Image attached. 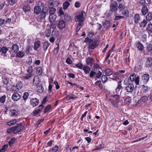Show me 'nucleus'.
<instances>
[{
	"mask_svg": "<svg viewBox=\"0 0 152 152\" xmlns=\"http://www.w3.org/2000/svg\"><path fill=\"white\" fill-rule=\"evenodd\" d=\"M23 129V125L21 123H19L16 125L7 129V132L8 133H13V134H16L19 132Z\"/></svg>",
	"mask_w": 152,
	"mask_h": 152,
	"instance_id": "f257e3e1",
	"label": "nucleus"
},
{
	"mask_svg": "<svg viewBox=\"0 0 152 152\" xmlns=\"http://www.w3.org/2000/svg\"><path fill=\"white\" fill-rule=\"evenodd\" d=\"M85 15L86 13L84 11L79 12L75 17V21L79 22H82V23H83L85 19L84 16Z\"/></svg>",
	"mask_w": 152,
	"mask_h": 152,
	"instance_id": "f03ea898",
	"label": "nucleus"
},
{
	"mask_svg": "<svg viewBox=\"0 0 152 152\" xmlns=\"http://www.w3.org/2000/svg\"><path fill=\"white\" fill-rule=\"evenodd\" d=\"M48 14V7H44L42 9V12L39 15L38 18L40 19H44L47 15Z\"/></svg>",
	"mask_w": 152,
	"mask_h": 152,
	"instance_id": "7ed1b4c3",
	"label": "nucleus"
},
{
	"mask_svg": "<svg viewBox=\"0 0 152 152\" xmlns=\"http://www.w3.org/2000/svg\"><path fill=\"white\" fill-rule=\"evenodd\" d=\"M130 79L131 81H134L135 83L137 85L139 84L140 77L137 76L136 77V75L135 74L133 73L130 76Z\"/></svg>",
	"mask_w": 152,
	"mask_h": 152,
	"instance_id": "20e7f679",
	"label": "nucleus"
},
{
	"mask_svg": "<svg viewBox=\"0 0 152 152\" xmlns=\"http://www.w3.org/2000/svg\"><path fill=\"white\" fill-rule=\"evenodd\" d=\"M149 78V75L148 73L143 74L141 76V80L144 84H146L148 82Z\"/></svg>",
	"mask_w": 152,
	"mask_h": 152,
	"instance_id": "39448f33",
	"label": "nucleus"
},
{
	"mask_svg": "<svg viewBox=\"0 0 152 152\" xmlns=\"http://www.w3.org/2000/svg\"><path fill=\"white\" fill-rule=\"evenodd\" d=\"M110 9L114 12H117L118 11V4L116 1L112 3L110 6Z\"/></svg>",
	"mask_w": 152,
	"mask_h": 152,
	"instance_id": "423d86ee",
	"label": "nucleus"
},
{
	"mask_svg": "<svg viewBox=\"0 0 152 152\" xmlns=\"http://www.w3.org/2000/svg\"><path fill=\"white\" fill-rule=\"evenodd\" d=\"M88 46L90 49H93L97 47V45L96 44V42L95 41H94L92 39H89Z\"/></svg>",
	"mask_w": 152,
	"mask_h": 152,
	"instance_id": "0eeeda50",
	"label": "nucleus"
},
{
	"mask_svg": "<svg viewBox=\"0 0 152 152\" xmlns=\"http://www.w3.org/2000/svg\"><path fill=\"white\" fill-rule=\"evenodd\" d=\"M134 88V85L133 84L130 83L125 88V90L129 93L132 92Z\"/></svg>",
	"mask_w": 152,
	"mask_h": 152,
	"instance_id": "6e6552de",
	"label": "nucleus"
},
{
	"mask_svg": "<svg viewBox=\"0 0 152 152\" xmlns=\"http://www.w3.org/2000/svg\"><path fill=\"white\" fill-rule=\"evenodd\" d=\"M21 97V95L19 94L15 93L12 94V99L14 101H17L20 99Z\"/></svg>",
	"mask_w": 152,
	"mask_h": 152,
	"instance_id": "1a4fd4ad",
	"label": "nucleus"
},
{
	"mask_svg": "<svg viewBox=\"0 0 152 152\" xmlns=\"http://www.w3.org/2000/svg\"><path fill=\"white\" fill-rule=\"evenodd\" d=\"M65 26L66 22L63 20H59L57 25L58 28L60 29H63L65 27Z\"/></svg>",
	"mask_w": 152,
	"mask_h": 152,
	"instance_id": "9d476101",
	"label": "nucleus"
},
{
	"mask_svg": "<svg viewBox=\"0 0 152 152\" xmlns=\"http://www.w3.org/2000/svg\"><path fill=\"white\" fill-rule=\"evenodd\" d=\"M121 81L118 82V87L116 89V92L118 94H121L122 91V86H121Z\"/></svg>",
	"mask_w": 152,
	"mask_h": 152,
	"instance_id": "9b49d317",
	"label": "nucleus"
},
{
	"mask_svg": "<svg viewBox=\"0 0 152 152\" xmlns=\"http://www.w3.org/2000/svg\"><path fill=\"white\" fill-rule=\"evenodd\" d=\"M135 45L139 50L142 51L143 50L144 46L140 42L137 41L135 43Z\"/></svg>",
	"mask_w": 152,
	"mask_h": 152,
	"instance_id": "f8f14e48",
	"label": "nucleus"
},
{
	"mask_svg": "<svg viewBox=\"0 0 152 152\" xmlns=\"http://www.w3.org/2000/svg\"><path fill=\"white\" fill-rule=\"evenodd\" d=\"M31 104L33 107H35L39 103V100L37 98H32L30 101Z\"/></svg>",
	"mask_w": 152,
	"mask_h": 152,
	"instance_id": "ddd939ff",
	"label": "nucleus"
},
{
	"mask_svg": "<svg viewBox=\"0 0 152 152\" xmlns=\"http://www.w3.org/2000/svg\"><path fill=\"white\" fill-rule=\"evenodd\" d=\"M19 48L18 45L16 44L12 45L11 47V51L14 53H17L18 51Z\"/></svg>",
	"mask_w": 152,
	"mask_h": 152,
	"instance_id": "4468645a",
	"label": "nucleus"
},
{
	"mask_svg": "<svg viewBox=\"0 0 152 152\" xmlns=\"http://www.w3.org/2000/svg\"><path fill=\"white\" fill-rule=\"evenodd\" d=\"M146 66L147 67L152 66V58H151L149 57L146 59Z\"/></svg>",
	"mask_w": 152,
	"mask_h": 152,
	"instance_id": "2eb2a0df",
	"label": "nucleus"
},
{
	"mask_svg": "<svg viewBox=\"0 0 152 152\" xmlns=\"http://www.w3.org/2000/svg\"><path fill=\"white\" fill-rule=\"evenodd\" d=\"M50 43L48 41H45L42 47L44 51L46 52L50 45Z\"/></svg>",
	"mask_w": 152,
	"mask_h": 152,
	"instance_id": "dca6fc26",
	"label": "nucleus"
},
{
	"mask_svg": "<svg viewBox=\"0 0 152 152\" xmlns=\"http://www.w3.org/2000/svg\"><path fill=\"white\" fill-rule=\"evenodd\" d=\"M10 115L12 117H16L18 115V111L16 110L10 109Z\"/></svg>",
	"mask_w": 152,
	"mask_h": 152,
	"instance_id": "f3484780",
	"label": "nucleus"
},
{
	"mask_svg": "<svg viewBox=\"0 0 152 152\" xmlns=\"http://www.w3.org/2000/svg\"><path fill=\"white\" fill-rule=\"evenodd\" d=\"M56 17V15L55 14H50L49 16V20L51 22H53L55 21Z\"/></svg>",
	"mask_w": 152,
	"mask_h": 152,
	"instance_id": "a211bd4d",
	"label": "nucleus"
},
{
	"mask_svg": "<svg viewBox=\"0 0 152 152\" xmlns=\"http://www.w3.org/2000/svg\"><path fill=\"white\" fill-rule=\"evenodd\" d=\"M110 21L108 20H105L104 22L103 23V26L106 29H108L110 27Z\"/></svg>",
	"mask_w": 152,
	"mask_h": 152,
	"instance_id": "6ab92c4d",
	"label": "nucleus"
},
{
	"mask_svg": "<svg viewBox=\"0 0 152 152\" xmlns=\"http://www.w3.org/2000/svg\"><path fill=\"white\" fill-rule=\"evenodd\" d=\"M86 74L89 73L91 71V68L88 66L84 65L83 69Z\"/></svg>",
	"mask_w": 152,
	"mask_h": 152,
	"instance_id": "aec40b11",
	"label": "nucleus"
},
{
	"mask_svg": "<svg viewBox=\"0 0 152 152\" xmlns=\"http://www.w3.org/2000/svg\"><path fill=\"white\" fill-rule=\"evenodd\" d=\"M105 74L108 76H110L112 75L113 72L110 69L107 68L105 69L104 71Z\"/></svg>",
	"mask_w": 152,
	"mask_h": 152,
	"instance_id": "412c9836",
	"label": "nucleus"
},
{
	"mask_svg": "<svg viewBox=\"0 0 152 152\" xmlns=\"http://www.w3.org/2000/svg\"><path fill=\"white\" fill-rule=\"evenodd\" d=\"M148 100V97L145 96L142 97L140 100L139 102L141 104H144L146 103Z\"/></svg>",
	"mask_w": 152,
	"mask_h": 152,
	"instance_id": "4be33fe9",
	"label": "nucleus"
},
{
	"mask_svg": "<svg viewBox=\"0 0 152 152\" xmlns=\"http://www.w3.org/2000/svg\"><path fill=\"white\" fill-rule=\"evenodd\" d=\"M94 62V60L92 58H88L86 61V64L88 65H92Z\"/></svg>",
	"mask_w": 152,
	"mask_h": 152,
	"instance_id": "5701e85b",
	"label": "nucleus"
},
{
	"mask_svg": "<svg viewBox=\"0 0 152 152\" xmlns=\"http://www.w3.org/2000/svg\"><path fill=\"white\" fill-rule=\"evenodd\" d=\"M147 20H143L142 21L139 23L140 28H145L147 23Z\"/></svg>",
	"mask_w": 152,
	"mask_h": 152,
	"instance_id": "b1692460",
	"label": "nucleus"
},
{
	"mask_svg": "<svg viewBox=\"0 0 152 152\" xmlns=\"http://www.w3.org/2000/svg\"><path fill=\"white\" fill-rule=\"evenodd\" d=\"M134 21L135 23H138L140 20V16L139 14H136L134 15Z\"/></svg>",
	"mask_w": 152,
	"mask_h": 152,
	"instance_id": "393cba45",
	"label": "nucleus"
},
{
	"mask_svg": "<svg viewBox=\"0 0 152 152\" xmlns=\"http://www.w3.org/2000/svg\"><path fill=\"white\" fill-rule=\"evenodd\" d=\"M146 30L149 34L152 33V24L149 23L147 25Z\"/></svg>",
	"mask_w": 152,
	"mask_h": 152,
	"instance_id": "a878e982",
	"label": "nucleus"
},
{
	"mask_svg": "<svg viewBox=\"0 0 152 152\" xmlns=\"http://www.w3.org/2000/svg\"><path fill=\"white\" fill-rule=\"evenodd\" d=\"M39 107H41V108L38 109L34 111V115H35L38 114L40 113L41 112L42 109L43 108V106L42 105H39Z\"/></svg>",
	"mask_w": 152,
	"mask_h": 152,
	"instance_id": "bb28decb",
	"label": "nucleus"
},
{
	"mask_svg": "<svg viewBox=\"0 0 152 152\" xmlns=\"http://www.w3.org/2000/svg\"><path fill=\"white\" fill-rule=\"evenodd\" d=\"M41 9L39 6H36L34 7V12L37 14H39V13L41 12Z\"/></svg>",
	"mask_w": 152,
	"mask_h": 152,
	"instance_id": "cd10ccee",
	"label": "nucleus"
},
{
	"mask_svg": "<svg viewBox=\"0 0 152 152\" xmlns=\"http://www.w3.org/2000/svg\"><path fill=\"white\" fill-rule=\"evenodd\" d=\"M141 12L143 15H145L148 12V10L146 6H143Z\"/></svg>",
	"mask_w": 152,
	"mask_h": 152,
	"instance_id": "c85d7f7f",
	"label": "nucleus"
},
{
	"mask_svg": "<svg viewBox=\"0 0 152 152\" xmlns=\"http://www.w3.org/2000/svg\"><path fill=\"white\" fill-rule=\"evenodd\" d=\"M17 122V120L16 119H14L10 121L7 122L6 123V124L7 125L10 126L15 124Z\"/></svg>",
	"mask_w": 152,
	"mask_h": 152,
	"instance_id": "c756f323",
	"label": "nucleus"
},
{
	"mask_svg": "<svg viewBox=\"0 0 152 152\" xmlns=\"http://www.w3.org/2000/svg\"><path fill=\"white\" fill-rule=\"evenodd\" d=\"M40 42L39 41H37L34 44V49L37 50L38 48L40 47Z\"/></svg>",
	"mask_w": 152,
	"mask_h": 152,
	"instance_id": "7c9ffc66",
	"label": "nucleus"
},
{
	"mask_svg": "<svg viewBox=\"0 0 152 152\" xmlns=\"http://www.w3.org/2000/svg\"><path fill=\"white\" fill-rule=\"evenodd\" d=\"M39 79L37 77H35L33 79V83L35 86H37L39 83Z\"/></svg>",
	"mask_w": 152,
	"mask_h": 152,
	"instance_id": "2f4dec72",
	"label": "nucleus"
},
{
	"mask_svg": "<svg viewBox=\"0 0 152 152\" xmlns=\"http://www.w3.org/2000/svg\"><path fill=\"white\" fill-rule=\"evenodd\" d=\"M2 79L4 83L6 85H7L9 82V78L6 76H3L2 77Z\"/></svg>",
	"mask_w": 152,
	"mask_h": 152,
	"instance_id": "473e14b6",
	"label": "nucleus"
},
{
	"mask_svg": "<svg viewBox=\"0 0 152 152\" xmlns=\"http://www.w3.org/2000/svg\"><path fill=\"white\" fill-rule=\"evenodd\" d=\"M146 18L148 21H151L152 20V13L149 12L147 14Z\"/></svg>",
	"mask_w": 152,
	"mask_h": 152,
	"instance_id": "72a5a7b5",
	"label": "nucleus"
},
{
	"mask_svg": "<svg viewBox=\"0 0 152 152\" xmlns=\"http://www.w3.org/2000/svg\"><path fill=\"white\" fill-rule=\"evenodd\" d=\"M23 86L22 83L21 82H18L16 86L17 89L18 90L20 89Z\"/></svg>",
	"mask_w": 152,
	"mask_h": 152,
	"instance_id": "f704fd0d",
	"label": "nucleus"
},
{
	"mask_svg": "<svg viewBox=\"0 0 152 152\" xmlns=\"http://www.w3.org/2000/svg\"><path fill=\"white\" fill-rule=\"evenodd\" d=\"M110 78L113 80H117L119 78L117 74H116V72L113 75H112Z\"/></svg>",
	"mask_w": 152,
	"mask_h": 152,
	"instance_id": "c9c22d12",
	"label": "nucleus"
},
{
	"mask_svg": "<svg viewBox=\"0 0 152 152\" xmlns=\"http://www.w3.org/2000/svg\"><path fill=\"white\" fill-rule=\"evenodd\" d=\"M125 72L124 70H121L118 72H116V74H117L118 77L123 75Z\"/></svg>",
	"mask_w": 152,
	"mask_h": 152,
	"instance_id": "e433bc0d",
	"label": "nucleus"
},
{
	"mask_svg": "<svg viewBox=\"0 0 152 152\" xmlns=\"http://www.w3.org/2000/svg\"><path fill=\"white\" fill-rule=\"evenodd\" d=\"M107 99L108 101H109V102L112 103L113 105H114L115 107H116L118 106L117 103L118 102H117L116 101L115 102L112 99Z\"/></svg>",
	"mask_w": 152,
	"mask_h": 152,
	"instance_id": "4c0bfd02",
	"label": "nucleus"
},
{
	"mask_svg": "<svg viewBox=\"0 0 152 152\" xmlns=\"http://www.w3.org/2000/svg\"><path fill=\"white\" fill-rule=\"evenodd\" d=\"M30 7L28 5H26L23 7V9L24 12H27L30 10Z\"/></svg>",
	"mask_w": 152,
	"mask_h": 152,
	"instance_id": "58836bf2",
	"label": "nucleus"
},
{
	"mask_svg": "<svg viewBox=\"0 0 152 152\" xmlns=\"http://www.w3.org/2000/svg\"><path fill=\"white\" fill-rule=\"evenodd\" d=\"M122 15L126 17H128L129 16V12L128 10H124L122 12Z\"/></svg>",
	"mask_w": 152,
	"mask_h": 152,
	"instance_id": "ea45409f",
	"label": "nucleus"
},
{
	"mask_svg": "<svg viewBox=\"0 0 152 152\" xmlns=\"http://www.w3.org/2000/svg\"><path fill=\"white\" fill-rule=\"evenodd\" d=\"M82 22H79V23L78 24L76 30V31L77 32H78L80 30V28L82 27L83 23H82Z\"/></svg>",
	"mask_w": 152,
	"mask_h": 152,
	"instance_id": "a19ab883",
	"label": "nucleus"
},
{
	"mask_svg": "<svg viewBox=\"0 0 152 152\" xmlns=\"http://www.w3.org/2000/svg\"><path fill=\"white\" fill-rule=\"evenodd\" d=\"M16 140V139L14 137L12 138L9 141V145L11 146Z\"/></svg>",
	"mask_w": 152,
	"mask_h": 152,
	"instance_id": "79ce46f5",
	"label": "nucleus"
},
{
	"mask_svg": "<svg viewBox=\"0 0 152 152\" xmlns=\"http://www.w3.org/2000/svg\"><path fill=\"white\" fill-rule=\"evenodd\" d=\"M6 98V95H4L0 98V102L1 103H4L5 101Z\"/></svg>",
	"mask_w": 152,
	"mask_h": 152,
	"instance_id": "37998d69",
	"label": "nucleus"
},
{
	"mask_svg": "<svg viewBox=\"0 0 152 152\" xmlns=\"http://www.w3.org/2000/svg\"><path fill=\"white\" fill-rule=\"evenodd\" d=\"M70 5V4L69 2L66 1L63 4V7L64 9H66Z\"/></svg>",
	"mask_w": 152,
	"mask_h": 152,
	"instance_id": "c03bdc74",
	"label": "nucleus"
},
{
	"mask_svg": "<svg viewBox=\"0 0 152 152\" xmlns=\"http://www.w3.org/2000/svg\"><path fill=\"white\" fill-rule=\"evenodd\" d=\"M32 75V74H28L23 76L22 78L23 79H28L31 77Z\"/></svg>",
	"mask_w": 152,
	"mask_h": 152,
	"instance_id": "a18cd8bd",
	"label": "nucleus"
},
{
	"mask_svg": "<svg viewBox=\"0 0 152 152\" xmlns=\"http://www.w3.org/2000/svg\"><path fill=\"white\" fill-rule=\"evenodd\" d=\"M45 34L46 37H50L51 34L50 30L49 29H46L45 32Z\"/></svg>",
	"mask_w": 152,
	"mask_h": 152,
	"instance_id": "49530a36",
	"label": "nucleus"
},
{
	"mask_svg": "<svg viewBox=\"0 0 152 152\" xmlns=\"http://www.w3.org/2000/svg\"><path fill=\"white\" fill-rule=\"evenodd\" d=\"M25 53L21 51L19 52L17 54L18 57L19 58H22L24 56Z\"/></svg>",
	"mask_w": 152,
	"mask_h": 152,
	"instance_id": "de8ad7c7",
	"label": "nucleus"
},
{
	"mask_svg": "<svg viewBox=\"0 0 152 152\" xmlns=\"http://www.w3.org/2000/svg\"><path fill=\"white\" fill-rule=\"evenodd\" d=\"M101 78L102 81L104 83L106 82L108 78L107 76L105 75H102V76Z\"/></svg>",
	"mask_w": 152,
	"mask_h": 152,
	"instance_id": "09e8293b",
	"label": "nucleus"
},
{
	"mask_svg": "<svg viewBox=\"0 0 152 152\" xmlns=\"http://www.w3.org/2000/svg\"><path fill=\"white\" fill-rule=\"evenodd\" d=\"M143 90L145 93H146L148 92L149 89L148 87L147 86H145L144 85H143L142 86Z\"/></svg>",
	"mask_w": 152,
	"mask_h": 152,
	"instance_id": "8fccbe9b",
	"label": "nucleus"
},
{
	"mask_svg": "<svg viewBox=\"0 0 152 152\" xmlns=\"http://www.w3.org/2000/svg\"><path fill=\"white\" fill-rule=\"evenodd\" d=\"M7 5H13L15 2V0H8Z\"/></svg>",
	"mask_w": 152,
	"mask_h": 152,
	"instance_id": "3c124183",
	"label": "nucleus"
},
{
	"mask_svg": "<svg viewBox=\"0 0 152 152\" xmlns=\"http://www.w3.org/2000/svg\"><path fill=\"white\" fill-rule=\"evenodd\" d=\"M27 72L28 74H32L33 71V68L32 66H29L27 70Z\"/></svg>",
	"mask_w": 152,
	"mask_h": 152,
	"instance_id": "603ef678",
	"label": "nucleus"
},
{
	"mask_svg": "<svg viewBox=\"0 0 152 152\" xmlns=\"http://www.w3.org/2000/svg\"><path fill=\"white\" fill-rule=\"evenodd\" d=\"M56 11V9L53 7H51L50 9L49 13L50 14H55Z\"/></svg>",
	"mask_w": 152,
	"mask_h": 152,
	"instance_id": "864d4df0",
	"label": "nucleus"
},
{
	"mask_svg": "<svg viewBox=\"0 0 152 152\" xmlns=\"http://www.w3.org/2000/svg\"><path fill=\"white\" fill-rule=\"evenodd\" d=\"M96 72H95L91 71L90 72L89 76L91 78H93L96 75Z\"/></svg>",
	"mask_w": 152,
	"mask_h": 152,
	"instance_id": "5fc2aeb1",
	"label": "nucleus"
},
{
	"mask_svg": "<svg viewBox=\"0 0 152 152\" xmlns=\"http://www.w3.org/2000/svg\"><path fill=\"white\" fill-rule=\"evenodd\" d=\"M8 147V146L7 145H4L2 148L0 150V152H4L7 150Z\"/></svg>",
	"mask_w": 152,
	"mask_h": 152,
	"instance_id": "6e6d98bb",
	"label": "nucleus"
},
{
	"mask_svg": "<svg viewBox=\"0 0 152 152\" xmlns=\"http://www.w3.org/2000/svg\"><path fill=\"white\" fill-rule=\"evenodd\" d=\"M37 72L39 75H41L42 72V69L41 67H39L37 69Z\"/></svg>",
	"mask_w": 152,
	"mask_h": 152,
	"instance_id": "4d7b16f0",
	"label": "nucleus"
},
{
	"mask_svg": "<svg viewBox=\"0 0 152 152\" xmlns=\"http://www.w3.org/2000/svg\"><path fill=\"white\" fill-rule=\"evenodd\" d=\"M64 18L67 21H70L71 20V17L70 16L67 15H64Z\"/></svg>",
	"mask_w": 152,
	"mask_h": 152,
	"instance_id": "13d9d810",
	"label": "nucleus"
},
{
	"mask_svg": "<svg viewBox=\"0 0 152 152\" xmlns=\"http://www.w3.org/2000/svg\"><path fill=\"white\" fill-rule=\"evenodd\" d=\"M29 94L28 92H25L24 93V95L23 96V98L24 100H26L27 99L29 96Z\"/></svg>",
	"mask_w": 152,
	"mask_h": 152,
	"instance_id": "bf43d9fd",
	"label": "nucleus"
},
{
	"mask_svg": "<svg viewBox=\"0 0 152 152\" xmlns=\"http://www.w3.org/2000/svg\"><path fill=\"white\" fill-rule=\"evenodd\" d=\"M74 95H72V96L70 95H67L66 96V98L68 100H70L71 99H75L76 98H77V97H74Z\"/></svg>",
	"mask_w": 152,
	"mask_h": 152,
	"instance_id": "052dcab7",
	"label": "nucleus"
},
{
	"mask_svg": "<svg viewBox=\"0 0 152 152\" xmlns=\"http://www.w3.org/2000/svg\"><path fill=\"white\" fill-rule=\"evenodd\" d=\"M152 49V44H149L147 45V50L148 51H149L150 52L151 51V50Z\"/></svg>",
	"mask_w": 152,
	"mask_h": 152,
	"instance_id": "680f3d73",
	"label": "nucleus"
},
{
	"mask_svg": "<svg viewBox=\"0 0 152 152\" xmlns=\"http://www.w3.org/2000/svg\"><path fill=\"white\" fill-rule=\"evenodd\" d=\"M75 66L77 67H78L80 69H83L84 66L83 64L80 63L76 64Z\"/></svg>",
	"mask_w": 152,
	"mask_h": 152,
	"instance_id": "e2e57ef3",
	"label": "nucleus"
},
{
	"mask_svg": "<svg viewBox=\"0 0 152 152\" xmlns=\"http://www.w3.org/2000/svg\"><path fill=\"white\" fill-rule=\"evenodd\" d=\"M8 49L6 47H3L1 48V51L2 53L6 54L8 51Z\"/></svg>",
	"mask_w": 152,
	"mask_h": 152,
	"instance_id": "0e129e2a",
	"label": "nucleus"
},
{
	"mask_svg": "<svg viewBox=\"0 0 152 152\" xmlns=\"http://www.w3.org/2000/svg\"><path fill=\"white\" fill-rule=\"evenodd\" d=\"M113 97L115 98L116 102H119V99H120V96L116 94L113 96Z\"/></svg>",
	"mask_w": 152,
	"mask_h": 152,
	"instance_id": "69168bd1",
	"label": "nucleus"
},
{
	"mask_svg": "<svg viewBox=\"0 0 152 152\" xmlns=\"http://www.w3.org/2000/svg\"><path fill=\"white\" fill-rule=\"evenodd\" d=\"M113 12H114L112 10H110L107 11L106 12V14H107V16H110L111 15H113Z\"/></svg>",
	"mask_w": 152,
	"mask_h": 152,
	"instance_id": "338daca9",
	"label": "nucleus"
},
{
	"mask_svg": "<svg viewBox=\"0 0 152 152\" xmlns=\"http://www.w3.org/2000/svg\"><path fill=\"white\" fill-rule=\"evenodd\" d=\"M58 149V147L56 145L52 149V152H56Z\"/></svg>",
	"mask_w": 152,
	"mask_h": 152,
	"instance_id": "774afa93",
	"label": "nucleus"
}]
</instances>
